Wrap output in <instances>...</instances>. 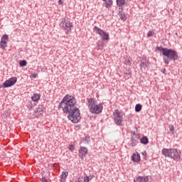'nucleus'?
I'll return each mask as SVG.
<instances>
[{
	"instance_id": "36",
	"label": "nucleus",
	"mask_w": 182,
	"mask_h": 182,
	"mask_svg": "<svg viewBox=\"0 0 182 182\" xmlns=\"http://www.w3.org/2000/svg\"><path fill=\"white\" fill-rule=\"evenodd\" d=\"M143 156H147V153L146 151L142 152Z\"/></svg>"
},
{
	"instance_id": "17",
	"label": "nucleus",
	"mask_w": 182,
	"mask_h": 182,
	"mask_svg": "<svg viewBox=\"0 0 182 182\" xmlns=\"http://www.w3.org/2000/svg\"><path fill=\"white\" fill-rule=\"evenodd\" d=\"M103 5L105 6V8L109 9V8H112V6H113V1L112 0H107V1H105L103 3Z\"/></svg>"
},
{
	"instance_id": "30",
	"label": "nucleus",
	"mask_w": 182,
	"mask_h": 182,
	"mask_svg": "<svg viewBox=\"0 0 182 182\" xmlns=\"http://www.w3.org/2000/svg\"><path fill=\"white\" fill-rule=\"evenodd\" d=\"M27 107L28 109H29L30 110L32 109V107H33V104H32L31 102H29L27 105Z\"/></svg>"
},
{
	"instance_id": "11",
	"label": "nucleus",
	"mask_w": 182,
	"mask_h": 182,
	"mask_svg": "<svg viewBox=\"0 0 182 182\" xmlns=\"http://www.w3.org/2000/svg\"><path fill=\"white\" fill-rule=\"evenodd\" d=\"M139 136L136 134V132H134L133 134L131 136V141H132V147H134L139 144Z\"/></svg>"
},
{
	"instance_id": "20",
	"label": "nucleus",
	"mask_w": 182,
	"mask_h": 182,
	"mask_svg": "<svg viewBox=\"0 0 182 182\" xmlns=\"http://www.w3.org/2000/svg\"><path fill=\"white\" fill-rule=\"evenodd\" d=\"M140 143L144 145L149 144V138L146 136H142V138L140 139Z\"/></svg>"
},
{
	"instance_id": "3",
	"label": "nucleus",
	"mask_w": 182,
	"mask_h": 182,
	"mask_svg": "<svg viewBox=\"0 0 182 182\" xmlns=\"http://www.w3.org/2000/svg\"><path fill=\"white\" fill-rule=\"evenodd\" d=\"M164 56L167 58H164V62L165 65H168V63H170V60L175 61L178 59V53H177V51L171 48H167L166 52H165Z\"/></svg>"
},
{
	"instance_id": "15",
	"label": "nucleus",
	"mask_w": 182,
	"mask_h": 182,
	"mask_svg": "<svg viewBox=\"0 0 182 182\" xmlns=\"http://www.w3.org/2000/svg\"><path fill=\"white\" fill-rule=\"evenodd\" d=\"M41 93L36 94V93H33V96L31 97V100L33 102H36V103H38V102H39V100H41Z\"/></svg>"
},
{
	"instance_id": "23",
	"label": "nucleus",
	"mask_w": 182,
	"mask_h": 182,
	"mask_svg": "<svg viewBox=\"0 0 182 182\" xmlns=\"http://www.w3.org/2000/svg\"><path fill=\"white\" fill-rule=\"evenodd\" d=\"M149 68V65L147 64V63L141 60V63H140V68L141 69H146Z\"/></svg>"
},
{
	"instance_id": "18",
	"label": "nucleus",
	"mask_w": 182,
	"mask_h": 182,
	"mask_svg": "<svg viewBox=\"0 0 182 182\" xmlns=\"http://www.w3.org/2000/svg\"><path fill=\"white\" fill-rule=\"evenodd\" d=\"M116 2L119 8H123L126 5V0H116Z\"/></svg>"
},
{
	"instance_id": "5",
	"label": "nucleus",
	"mask_w": 182,
	"mask_h": 182,
	"mask_svg": "<svg viewBox=\"0 0 182 182\" xmlns=\"http://www.w3.org/2000/svg\"><path fill=\"white\" fill-rule=\"evenodd\" d=\"M113 119L117 126H122L123 123V114L119 109H115L113 112Z\"/></svg>"
},
{
	"instance_id": "28",
	"label": "nucleus",
	"mask_w": 182,
	"mask_h": 182,
	"mask_svg": "<svg viewBox=\"0 0 182 182\" xmlns=\"http://www.w3.org/2000/svg\"><path fill=\"white\" fill-rule=\"evenodd\" d=\"M68 150H70V151H73V150H75V146H73V144H69Z\"/></svg>"
},
{
	"instance_id": "26",
	"label": "nucleus",
	"mask_w": 182,
	"mask_h": 182,
	"mask_svg": "<svg viewBox=\"0 0 182 182\" xmlns=\"http://www.w3.org/2000/svg\"><path fill=\"white\" fill-rule=\"evenodd\" d=\"M26 63H27V62L25 60H21L19 62V65H20L21 68H23L24 66H26Z\"/></svg>"
},
{
	"instance_id": "35",
	"label": "nucleus",
	"mask_w": 182,
	"mask_h": 182,
	"mask_svg": "<svg viewBox=\"0 0 182 182\" xmlns=\"http://www.w3.org/2000/svg\"><path fill=\"white\" fill-rule=\"evenodd\" d=\"M58 4L59 5H62V4H63V1H62V0H58Z\"/></svg>"
},
{
	"instance_id": "9",
	"label": "nucleus",
	"mask_w": 182,
	"mask_h": 182,
	"mask_svg": "<svg viewBox=\"0 0 182 182\" xmlns=\"http://www.w3.org/2000/svg\"><path fill=\"white\" fill-rule=\"evenodd\" d=\"M9 41V36L7 34L3 35L0 41V48L5 49L6 46H8Z\"/></svg>"
},
{
	"instance_id": "39",
	"label": "nucleus",
	"mask_w": 182,
	"mask_h": 182,
	"mask_svg": "<svg viewBox=\"0 0 182 182\" xmlns=\"http://www.w3.org/2000/svg\"><path fill=\"white\" fill-rule=\"evenodd\" d=\"M102 1H103L104 2H106L107 0H102Z\"/></svg>"
},
{
	"instance_id": "12",
	"label": "nucleus",
	"mask_w": 182,
	"mask_h": 182,
	"mask_svg": "<svg viewBox=\"0 0 182 182\" xmlns=\"http://www.w3.org/2000/svg\"><path fill=\"white\" fill-rule=\"evenodd\" d=\"M134 182H149V176H138L134 179Z\"/></svg>"
},
{
	"instance_id": "13",
	"label": "nucleus",
	"mask_w": 182,
	"mask_h": 182,
	"mask_svg": "<svg viewBox=\"0 0 182 182\" xmlns=\"http://www.w3.org/2000/svg\"><path fill=\"white\" fill-rule=\"evenodd\" d=\"M87 105L88 109L90 110L96 105V101H95V99H93L92 97L87 98Z\"/></svg>"
},
{
	"instance_id": "6",
	"label": "nucleus",
	"mask_w": 182,
	"mask_h": 182,
	"mask_svg": "<svg viewBox=\"0 0 182 182\" xmlns=\"http://www.w3.org/2000/svg\"><path fill=\"white\" fill-rule=\"evenodd\" d=\"M93 29L95 33H97V35H100V36L102 38L103 41H109V33H106V31L102 30L100 28L96 26L94 27Z\"/></svg>"
},
{
	"instance_id": "37",
	"label": "nucleus",
	"mask_w": 182,
	"mask_h": 182,
	"mask_svg": "<svg viewBox=\"0 0 182 182\" xmlns=\"http://www.w3.org/2000/svg\"><path fill=\"white\" fill-rule=\"evenodd\" d=\"M33 77L35 79L36 78V75H33Z\"/></svg>"
},
{
	"instance_id": "10",
	"label": "nucleus",
	"mask_w": 182,
	"mask_h": 182,
	"mask_svg": "<svg viewBox=\"0 0 182 182\" xmlns=\"http://www.w3.org/2000/svg\"><path fill=\"white\" fill-rule=\"evenodd\" d=\"M87 153H89V149L86 148V146H80L79 149V157L81 159V160H83L85 157L87 155Z\"/></svg>"
},
{
	"instance_id": "22",
	"label": "nucleus",
	"mask_w": 182,
	"mask_h": 182,
	"mask_svg": "<svg viewBox=\"0 0 182 182\" xmlns=\"http://www.w3.org/2000/svg\"><path fill=\"white\" fill-rule=\"evenodd\" d=\"M119 16L120 17V19H122V21H126V19H127V16H126V14H124V12H123V11H121L119 12Z\"/></svg>"
},
{
	"instance_id": "8",
	"label": "nucleus",
	"mask_w": 182,
	"mask_h": 182,
	"mask_svg": "<svg viewBox=\"0 0 182 182\" xmlns=\"http://www.w3.org/2000/svg\"><path fill=\"white\" fill-rule=\"evenodd\" d=\"M103 110V105L102 104L95 105L91 109H89L92 114H100Z\"/></svg>"
},
{
	"instance_id": "25",
	"label": "nucleus",
	"mask_w": 182,
	"mask_h": 182,
	"mask_svg": "<svg viewBox=\"0 0 182 182\" xmlns=\"http://www.w3.org/2000/svg\"><path fill=\"white\" fill-rule=\"evenodd\" d=\"M34 112L36 114L38 113V114H42V113H43V109L42 108V107H38L34 110Z\"/></svg>"
},
{
	"instance_id": "38",
	"label": "nucleus",
	"mask_w": 182,
	"mask_h": 182,
	"mask_svg": "<svg viewBox=\"0 0 182 182\" xmlns=\"http://www.w3.org/2000/svg\"><path fill=\"white\" fill-rule=\"evenodd\" d=\"M2 87H4V84L0 85V89H2Z\"/></svg>"
},
{
	"instance_id": "24",
	"label": "nucleus",
	"mask_w": 182,
	"mask_h": 182,
	"mask_svg": "<svg viewBox=\"0 0 182 182\" xmlns=\"http://www.w3.org/2000/svg\"><path fill=\"white\" fill-rule=\"evenodd\" d=\"M141 107H143L141 106V104H136L135 106V112H136V113L141 112Z\"/></svg>"
},
{
	"instance_id": "29",
	"label": "nucleus",
	"mask_w": 182,
	"mask_h": 182,
	"mask_svg": "<svg viewBox=\"0 0 182 182\" xmlns=\"http://www.w3.org/2000/svg\"><path fill=\"white\" fill-rule=\"evenodd\" d=\"M153 35H154V32H153V31H149L147 33V37H148V38H150V37L153 36Z\"/></svg>"
},
{
	"instance_id": "32",
	"label": "nucleus",
	"mask_w": 182,
	"mask_h": 182,
	"mask_svg": "<svg viewBox=\"0 0 182 182\" xmlns=\"http://www.w3.org/2000/svg\"><path fill=\"white\" fill-rule=\"evenodd\" d=\"M48 180H46V178L45 176H43L41 178V182H47Z\"/></svg>"
},
{
	"instance_id": "14",
	"label": "nucleus",
	"mask_w": 182,
	"mask_h": 182,
	"mask_svg": "<svg viewBox=\"0 0 182 182\" xmlns=\"http://www.w3.org/2000/svg\"><path fill=\"white\" fill-rule=\"evenodd\" d=\"M131 160L134 163H139V161H140L141 160L140 154H139V153L137 152L133 154L132 156H131Z\"/></svg>"
},
{
	"instance_id": "27",
	"label": "nucleus",
	"mask_w": 182,
	"mask_h": 182,
	"mask_svg": "<svg viewBox=\"0 0 182 182\" xmlns=\"http://www.w3.org/2000/svg\"><path fill=\"white\" fill-rule=\"evenodd\" d=\"M84 143L85 144H89V143H90V136H85L84 139Z\"/></svg>"
},
{
	"instance_id": "40",
	"label": "nucleus",
	"mask_w": 182,
	"mask_h": 182,
	"mask_svg": "<svg viewBox=\"0 0 182 182\" xmlns=\"http://www.w3.org/2000/svg\"><path fill=\"white\" fill-rule=\"evenodd\" d=\"M175 34L177 35V33H176Z\"/></svg>"
},
{
	"instance_id": "31",
	"label": "nucleus",
	"mask_w": 182,
	"mask_h": 182,
	"mask_svg": "<svg viewBox=\"0 0 182 182\" xmlns=\"http://www.w3.org/2000/svg\"><path fill=\"white\" fill-rule=\"evenodd\" d=\"M125 64H127L128 66H131L132 65V61H130V60H127L125 61Z\"/></svg>"
},
{
	"instance_id": "34",
	"label": "nucleus",
	"mask_w": 182,
	"mask_h": 182,
	"mask_svg": "<svg viewBox=\"0 0 182 182\" xmlns=\"http://www.w3.org/2000/svg\"><path fill=\"white\" fill-rule=\"evenodd\" d=\"M161 72L162 73H166V68H163V69H161Z\"/></svg>"
},
{
	"instance_id": "7",
	"label": "nucleus",
	"mask_w": 182,
	"mask_h": 182,
	"mask_svg": "<svg viewBox=\"0 0 182 182\" xmlns=\"http://www.w3.org/2000/svg\"><path fill=\"white\" fill-rule=\"evenodd\" d=\"M16 82H18V78L16 77H11L3 83V87L4 89L6 87H11L14 86Z\"/></svg>"
},
{
	"instance_id": "21",
	"label": "nucleus",
	"mask_w": 182,
	"mask_h": 182,
	"mask_svg": "<svg viewBox=\"0 0 182 182\" xmlns=\"http://www.w3.org/2000/svg\"><path fill=\"white\" fill-rule=\"evenodd\" d=\"M95 177V175H90L88 176L84 177L83 182H89L90 180H92V178ZM78 182H82V181H79Z\"/></svg>"
},
{
	"instance_id": "1",
	"label": "nucleus",
	"mask_w": 182,
	"mask_h": 182,
	"mask_svg": "<svg viewBox=\"0 0 182 182\" xmlns=\"http://www.w3.org/2000/svg\"><path fill=\"white\" fill-rule=\"evenodd\" d=\"M77 100L75 96L67 94L58 105V109H62L63 113L68 114V120L73 123L80 122V110L76 107Z\"/></svg>"
},
{
	"instance_id": "33",
	"label": "nucleus",
	"mask_w": 182,
	"mask_h": 182,
	"mask_svg": "<svg viewBox=\"0 0 182 182\" xmlns=\"http://www.w3.org/2000/svg\"><path fill=\"white\" fill-rule=\"evenodd\" d=\"M169 130H170V132H173L174 130V127L173 125L169 127Z\"/></svg>"
},
{
	"instance_id": "2",
	"label": "nucleus",
	"mask_w": 182,
	"mask_h": 182,
	"mask_svg": "<svg viewBox=\"0 0 182 182\" xmlns=\"http://www.w3.org/2000/svg\"><path fill=\"white\" fill-rule=\"evenodd\" d=\"M162 154L165 157H168L174 161L178 162L180 161V159H181V153L180 150L174 148H164L162 149Z\"/></svg>"
},
{
	"instance_id": "4",
	"label": "nucleus",
	"mask_w": 182,
	"mask_h": 182,
	"mask_svg": "<svg viewBox=\"0 0 182 182\" xmlns=\"http://www.w3.org/2000/svg\"><path fill=\"white\" fill-rule=\"evenodd\" d=\"M59 26L64 31H66L65 33L68 35L72 31V28H73V23L70 22V18L65 17L61 18Z\"/></svg>"
},
{
	"instance_id": "19",
	"label": "nucleus",
	"mask_w": 182,
	"mask_h": 182,
	"mask_svg": "<svg viewBox=\"0 0 182 182\" xmlns=\"http://www.w3.org/2000/svg\"><path fill=\"white\" fill-rule=\"evenodd\" d=\"M167 48H163L161 46H157L156 48V50H159V52H162L163 56H164L166 52L167 51Z\"/></svg>"
},
{
	"instance_id": "16",
	"label": "nucleus",
	"mask_w": 182,
	"mask_h": 182,
	"mask_svg": "<svg viewBox=\"0 0 182 182\" xmlns=\"http://www.w3.org/2000/svg\"><path fill=\"white\" fill-rule=\"evenodd\" d=\"M68 176H69V172L68 171H63L62 174L60 176V181H64L66 182V178H68Z\"/></svg>"
}]
</instances>
